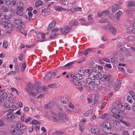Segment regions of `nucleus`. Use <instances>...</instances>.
<instances>
[{"label":"nucleus","mask_w":135,"mask_h":135,"mask_svg":"<svg viewBox=\"0 0 135 135\" xmlns=\"http://www.w3.org/2000/svg\"><path fill=\"white\" fill-rule=\"evenodd\" d=\"M103 127L102 128L103 131L108 134H110L112 132V125L110 123L108 122H104L103 123Z\"/></svg>","instance_id":"f257e3e1"},{"label":"nucleus","mask_w":135,"mask_h":135,"mask_svg":"<svg viewBox=\"0 0 135 135\" xmlns=\"http://www.w3.org/2000/svg\"><path fill=\"white\" fill-rule=\"evenodd\" d=\"M17 14L20 16L23 15L24 13L23 4V3L18 2L17 3Z\"/></svg>","instance_id":"f03ea898"},{"label":"nucleus","mask_w":135,"mask_h":135,"mask_svg":"<svg viewBox=\"0 0 135 135\" xmlns=\"http://www.w3.org/2000/svg\"><path fill=\"white\" fill-rule=\"evenodd\" d=\"M88 78L86 79V81H89V82H92L96 79L95 75L94 74V73H90L88 75Z\"/></svg>","instance_id":"7ed1b4c3"},{"label":"nucleus","mask_w":135,"mask_h":135,"mask_svg":"<svg viewBox=\"0 0 135 135\" xmlns=\"http://www.w3.org/2000/svg\"><path fill=\"white\" fill-rule=\"evenodd\" d=\"M58 116L60 118L61 117L63 122H66L68 121V119L66 117V115L64 113L61 112H59Z\"/></svg>","instance_id":"20e7f679"},{"label":"nucleus","mask_w":135,"mask_h":135,"mask_svg":"<svg viewBox=\"0 0 135 135\" xmlns=\"http://www.w3.org/2000/svg\"><path fill=\"white\" fill-rule=\"evenodd\" d=\"M103 69V67L102 66L98 65L93 68L92 71L96 73H99L101 72Z\"/></svg>","instance_id":"39448f33"},{"label":"nucleus","mask_w":135,"mask_h":135,"mask_svg":"<svg viewBox=\"0 0 135 135\" xmlns=\"http://www.w3.org/2000/svg\"><path fill=\"white\" fill-rule=\"evenodd\" d=\"M14 126L12 127L15 128L16 129L17 131H18V130H24L26 129V127L25 126L20 124H17L15 127H13Z\"/></svg>","instance_id":"423d86ee"},{"label":"nucleus","mask_w":135,"mask_h":135,"mask_svg":"<svg viewBox=\"0 0 135 135\" xmlns=\"http://www.w3.org/2000/svg\"><path fill=\"white\" fill-rule=\"evenodd\" d=\"M89 81H86V85L87 87L91 90H94V85L92 82H89Z\"/></svg>","instance_id":"0eeeda50"},{"label":"nucleus","mask_w":135,"mask_h":135,"mask_svg":"<svg viewBox=\"0 0 135 135\" xmlns=\"http://www.w3.org/2000/svg\"><path fill=\"white\" fill-rule=\"evenodd\" d=\"M93 110L92 109L88 110L84 114V116L86 117H90L92 115Z\"/></svg>","instance_id":"6e6552de"},{"label":"nucleus","mask_w":135,"mask_h":135,"mask_svg":"<svg viewBox=\"0 0 135 135\" xmlns=\"http://www.w3.org/2000/svg\"><path fill=\"white\" fill-rule=\"evenodd\" d=\"M56 21H52L51 23L47 27V29L48 30H50L51 28H52L54 27L56 25Z\"/></svg>","instance_id":"1a4fd4ad"},{"label":"nucleus","mask_w":135,"mask_h":135,"mask_svg":"<svg viewBox=\"0 0 135 135\" xmlns=\"http://www.w3.org/2000/svg\"><path fill=\"white\" fill-rule=\"evenodd\" d=\"M4 27H5L6 29L10 28V29H12L15 27V26L11 23H9L7 24V25H5Z\"/></svg>","instance_id":"9d476101"},{"label":"nucleus","mask_w":135,"mask_h":135,"mask_svg":"<svg viewBox=\"0 0 135 135\" xmlns=\"http://www.w3.org/2000/svg\"><path fill=\"white\" fill-rule=\"evenodd\" d=\"M14 23L16 25H18L20 27L22 26L23 24L21 20H15Z\"/></svg>","instance_id":"9b49d317"},{"label":"nucleus","mask_w":135,"mask_h":135,"mask_svg":"<svg viewBox=\"0 0 135 135\" xmlns=\"http://www.w3.org/2000/svg\"><path fill=\"white\" fill-rule=\"evenodd\" d=\"M116 107L121 111H124L125 109L124 107L121 104H117Z\"/></svg>","instance_id":"f8f14e48"},{"label":"nucleus","mask_w":135,"mask_h":135,"mask_svg":"<svg viewBox=\"0 0 135 135\" xmlns=\"http://www.w3.org/2000/svg\"><path fill=\"white\" fill-rule=\"evenodd\" d=\"M69 99L67 97L64 96L62 98H61V102L63 104H66L68 103Z\"/></svg>","instance_id":"ddd939ff"},{"label":"nucleus","mask_w":135,"mask_h":135,"mask_svg":"<svg viewBox=\"0 0 135 135\" xmlns=\"http://www.w3.org/2000/svg\"><path fill=\"white\" fill-rule=\"evenodd\" d=\"M7 118L8 119L12 120L15 118V115L12 114L11 113H9L7 114Z\"/></svg>","instance_id":"4468645a"},{"label":"nucleus","mask_w":135,"mask_h":135,"mask_svg":"<svg viewBox=\"0 0 135 135\" xmlns=\"http://www.w3.org/2000/svg\"><path fill=\"white\" fill-rule=\"evenodd\" d=\"M91 132L94 133V135H95L98 133L100 131H99L97 128H93L91 129Z\"/></svg>","instance_id":"2eb2a0df"},{"label":"nucleus","mask_w":135,"mask_h":135,"mask_svg":"<svg viewBox=\"0 0 135 135\" xmlns=\"http://www.w3.org/2000/svg\"><path fill=\"white\" fill-rule=\"evenodd\" d=\"M84 126V124L83 123V122L82 121L80 122L79 124V126L80 128V131L81 132H82L83 131Z\"/></svg>","instance_id":"dca6fc26"},{"label":"nucleus","mask_w":135,"mask_h":135,"mask_svg":"<svg viewBox=\"0 0 135 135\" xmlns=\"http://www.w3.org/2000/svg\"><path fill=\"white\" fill-rule=\"evenodd\" d=\"M51 74L50 73H48L46 75L44 78V79L47 80L51 79Z\"/></svg>","instance_id":"f3484780"},{"label":"nucleus","mask_w":135,"mask_h":135,"mask_svg":"<svg viewBox=\"0 0 135 135\" xmlns=\"http://www.w3.org/2000/svg\"><path fill=\"white\" fill-rule=\"evenodd\" d=\"M122 13L121 11H119L116 13V18H117V20L118 21L119 20V17Z\"/></svg>","instance_id":"a211bd4d"},{"label":"nucleus","mask_w":135,"mask_h":135,"mask_svg":"<svg viewBox=\"0 0 135 135\" xmlns=\"http://www.w3.org/2000/svg\"><path fill=\"white\" fill-rule=\"evenodd\" d=\"M20 66L21 68V70L22 72H23L26 67V64L25 63H23V64H20Z\"/></svg>","instance_id":"6ab92c4d"},{"label":"nucleus","mask_w":135,"mask_h":135,"mask_svg":"<svg viewBox=\"0 0 135 135\" xmlns=\"http://www.w3.org/2000/svg\"><path fill=\"white\" fill-rule=\"evenodd\" d=\"M74 63V61L68 63L64 66L65 67H68V69L72 68L73 67V66L71 65Z\"/></svg>","instance_id":"aec40b11"},{"label":"nucleus","mask_w":135,"mask_h":135,"mask_svg":"<svg viewBox=\"0 0 135 135\" xmlns=\"http://www.w3.org/2000/svg\"><path fill=\"white\" fill-rule=\"evenodd\" d=\"M111 112L113 114H119V110L115 107L112 109Z\"/></svg>","instance_id":"412c9836"},{"label":"nucleus","mask_w":135,"mask_h":135,"mask_svg":"<svg viewBox=\"0 0 135 135\" xmlns=\"http://www.w3.org/2000/svg\"><path fill=\"white\" fill-rule=\"evenodd\" d=\"M1 9L2 11L5 12H7L9 11L8 8L4 5L2 6L1 7Z\"/></svg>","instance_id":"4be33fe9"},{"label":"nucleus","mask_w":135,"mask_h":135,"mask_svg":"<svg viewBox=\"0 0 135 135\" xmlns=\"http://www.w3.org/2000/svg\"><path fill=\"white\" fill-rule=\"evenodd\" d=\"M110 31L112 32V33L114 34L116 32V29L114 28L113 27L110 26L109 28Z\"/></svg>","instance_id":"5701e85b"},{"label":"nucleus","mask_w":135,"mask_h":135,"mask_svg":"<svg viewBox=\"0 0 135 135\" xmlns=\"http://www.w3.org/2000/svg\"><path fill=\"white\" fill-rule=\"evenodd\" d=\"M43 4V2L40 1H38L35 2V6L36 7H38L42 5Z\"/></svg>","instance_id":"b1692460"},{"label":"nucleus","mask_w":135,"mask_h":135,"mask_svg":"<svg viewBox=\"0 0 135 135\" xmlns=\"http://www.w3.org/2000/svg\"><path fill=\"white\" fill-rule=\"evenodd\" d=\"M10 104H11L8 101H6L4 103V105L7 108H9L10 107Z\"/></svg>","instance_id":"393cba45"},{"label":"nucleus","mask_w":135,"mask_h":135,"mask_svg":"<svg viewBox=\"0 0 135 135\" xmlns=\"http://www.w3.org/2000/svg\"><path fill=\"white\" fill-rule=\"evenodd\" d=\"M55 9L57 11H62L66 10V9L61 7L56 6L55 7Z\"/></svg>","instance_id":"a878e982"},{"label":"nucleus","mask_w":135,"mask_h":135,"mask_svg":"<svg viewBox=\"0 0 135 135\" xmlns=\"http://www.w3.org/2000/svg\"><path fill=\"white\" fill-rule=\"evenodd\" d=\"M94 84L98 85L100 84V81L99 79H95L92 81Z\"/></svg>","instance_id":"bb28decb"},{"label":"nucleus","mask_w":135,"mask_h":135,"mask_svg":"<svg viewBox=\"0 0 135 135\" xmlns=\"http://www.w3.org/2000/svg\"><path fill=\"white\" fill-rule=\"evenodd\" d=\"M56 33L52 32L50 35V38L51 39H55L56 38Z\"/></svg>","instance_id":"cd10ccee"},{"label":"nucleus","mask_w":135,"mask_h":135,"mask_svg":"<svg viewBox=\"0 0 135 135\" xmlns=\"http://www.w3.org/2000/svg\"><path fill=\"white\" fill-rule=\"evenodd\" d=\"M49 108L50 109H51L53 108L55 105V104L54 102L51 101V102L48 103Z\"/></svg>","instance_id":"c85d7f7f"},{"label":"nucleus","mask_w":135,"mask_h":135,"mask_svg":"<svg viewBox=\"0 0 135 135\" xmlns=\"http://www.w3.org/2000/svg\"><path fill=\"white\" fill-rule=\"evenodd\" d=\"M103 78L105 80L109 81L110 80V77L105 74H103Z\"/></svg>","instance_id":"c756f323"},{"label":"nucleus","mask_w":135,"mask_h":135,"mask_svg":"<svg viewBox=\"0 0 135 135\" xmlns=\"http://www.w3.org/2000/svg\"><path fill=\"white\" fill-rule=\"evenodd\" d=\"M81 8L79 7L77 8H74L71 9V11L73 13L75 12V11H80L81 10Z\"/></svg>","instance_id":"7c9ffc66"},{"label":"nucleus","mask_w":135,"mask_h":135,"mask_svg":"<svg viewBox=\"0 0 135 135\" xmlns=\"http://www.w3.org/2000/svg\"><path fill=\"white\" fill-rule=\"evenodd\" d=\"M11 104L15 102V100L13 98L10 97L9 98V100H8Z\"/></svg>","instance_id":"2f4dec72"},{"label":"nucleus","mask_w":135,"mask_h":135,"mask_svg":"<svg viewBox=\"0 0 135 135\" xmlns=\"http://www.w3.org/2000/svg\"><path fill=\"white\" fill-rule=\"evenodd\" d=\"M118 7H117L116 6H112V12H115L118 9Z\"/></svg>","instance_id":"473e14b6"},{"label":"nucleus","mask_w":135,"mask_h":135,"mask_svg":"<svg viewBox=\"0 0 135 135\" xmlns=\"http://www.w3.org/2000/svg\"><path fill=\"white\" fill-rule=\"evenodd\" d=\"M74 81L75 83V84L78 86H79L81 85V82L79 80L75 79L74 80Z\"/></svg>","instance_id":"72a5a7b5"},{"label":"nucleus","mask_w":135,"mask_h":135,"mask_svg":"<svg viewBox=\"0 0 135 135\" xmlns=\"http://www.w3.org/2000/svg\"><path fill=\"white\" fill-rule=\"evenodd\" d=\"M27 88L29 89V90H32L33 89V86L32 84L30 83H28L27 86Z\"/></svg>","instance_id":"f704fd0d"},{"label":"nucleus","mask_w":135,"mask_h":135,"mask_svg":"<svg viewBox=\"0 0 135 135\" xmlns=\"http://www.w3.org/2000/svg\"><path fill=\"white\" fill-rule=\"evenodd\" d=\"M8 46L7 42L6 41H4L3 42V46L6 49L7 48Z\"/></svg>","instance_id":"c9c22d12"},{"label":"nucleus","mask_w":135,"mask_h":135,"mask_svg":"<svg viewBox=\"0 0 135 135\" xmlns=\"http://www.w3.org/2000/svg\"><path fill=\"white\" fill-rule=\"evenodd\" d=\"M7 94L6 93H4L0 97L3 98L4 99H5L7 98Z\"/></svg>","instance_id":"e433bc0d"},{"label":"nucleus","mask_w":135,"mask_h":135,"mask_svg":"<svg viewBox=\"0 0 135 135\" xmlns=\"http://www.w3.org/2000/svg\"><path fill=\"white\" fill-rule=\"evenodd\" d=\"M82 75H80L79 74H76L75 76V77L79 80H80L82 78Z\"/></svg>","instance_id":"4c0bfd02"},{"label":"nucleus","mask_w":135,"mask_h":135,"mask_svg":"<svg viewBox=\"0 0 135 135\" xmlns=\"http://www.w3.org/2000/svg\"><path fill=\"white\" fill-rule=\"evenodd\" d=\"M129 7H131L135 6V4L132 2H130L128 3L127 4Z\"/></svg>","instance_id":"58836bf2"},{"label":"nucleus","mask_w":135,"mask_h":135,"mask_svg":"<svg viewBox=\"0 0 135 135\" xmlns=\"http://www.w3.org/2000/svg\"><path fill=\"white\" fill-rule=\"evenodd\" d=\"M129 93L131 95L132 97V98L135 100V95L133 92L132 91H130Z\"/></svg>","instance_id":"ea45409f"},{"label":"nucleus","mask_w":135,"mask_h":135,"mask_svg":"<svg viewBox=\"0 0 135 135\" xmlns=\"http://www.w3.org/2000/svg\"><path fill=\"white\" fill-rule=\"evenodd\" d=\"M32 123L33 124L35 125L36 124H40V123L38 120H33L32 121Z\"/></svg>","instance_id":"a19ab883"},{"label":"nucleus","mask_w":135,"mask_h":135,"mask_svg":"<svg viewBox=\"0 0 135 135\" xmlns=\"http://www.w3.org/2000/svg\"><path fill=\"white\" fill-rule=\"evenodd\" d=\"M39 34H41L42 35L41 36V37L43 39V40L42 41H41V42H43L44 41H45V37L46 36V35L45 33H41V32H40L39 33Z\"/></svg>","instance_id":"79ce46f5"},{"label":"nucleus","mask_w":135,"mask_h":135,"mask_svg":"<svg viewBox=\"0 0 135 135\" xmlns=\"http://www.w3.org/2000/svg\"><path fill=\"white\" fill-rule=\"evenodd\" d=\"M88 19L90 23H92L93 22V20L91 16L89 15L88 16Z\"/></svg>","instance_id":"37998d69"},{"label":"nucleus","mask_w":135,"mask_h":135,"mask_svg":"<svg viewBox=\"0 0 135 135\" xmlns=\"http://www.w3.org/2000/svg\"><path fill=\"white\" fill-rule=\"evenodd\" d=\"M3 19V20H2V21L3 23H5L8 24L9 22V21L8 20V19Z\"/></svg>","instance_id":"c03bdc74"},{"label":"nucleus","mask_w":135,"mask_h":135,"mask_svg":"<svg viewBox=\"0 0 135 135\" xmlns=\"http://www.w3.org/2000/svg\"><path fill=\"white\" fill-rule=\"evenodd\" d=\"M95 76L96 78L97 77V79H101L102 77V75L100 73H98L95 75Z\"/></svg>","instance_id":"a18cd8bd"},{"label":"nucleus","mask_w":135,"mask_h":135,"mask_svg":"<svg viewBox=\"0 0 135 135\" xmlns=\"http://www.w3.org/2000/svg\"><path fill=\"white\" fill-rule=\"evenodd\" d=\"M107 114L105 113L102 114L101 117V118L102 119H106L107 117Z\"/></svg>","instance_id":"49530a36"},{"label":"nucleus","mask_w":135,"mask_h":135,"mask_svg":"<svg viewBox=\"0 0 135 135\" xmlns=\"http://www.w3.org/2000/svg\"><path fill=\"white\" fill-rule=\"evenodd\" d=\"M108 21L106 19H102L99 20V22L100 23H105Z\"/></svg>","instance_id":"de8ad7c7"},{"label":"nucleus","mask_w":135,"mask_h":135,"mask_svg":"<svg viewBox=\"0 0 135 135\" xmlns=\"http://www.w3.org/2000/svg\"><path fill=\"white\" fill-rule=\"evenodd\" d=\"M127 100L129 103H131L132 102V99L131 97L130 96H128L127 98Z\"/></svg>","instance_id":"09e8293b"},{"label":"nucleus","mask_w":135,"mask_h":135,"mask_svg":"<svg viewBox=\"0 0 135 135\" xmlns=\"http://www.w3.org/2000/svg\"><path fill=\"white\" fill-rule=\"evenodd\" d=\"M110 60L112 62L115 63L117 61L116 58L115 57H112L110 59Z\"/></svg>","instance_id":"8fccbe9b"},{"label":"nucleus","mask_w":135,"mask_h":135,"mask_svg":"<svg viewBox=\"0 0 135 135\" xmlns=\"http://www.w3.org/2000/svg\"><path fill=\"white\" fill-rule=\"evenodd\" d=\"M60 1L64 4L67 5L68 4V1L66 0H60Z\"/></svg>","instance_id":"3c124183"},{"label":"nucleus","mask_w":135,"mask_h":135,"mask_svg":"<svg viewBox=\"0 0 135 135\" xmlns=\"http://www.w3.org/2000/svg\"><path fill=\"white\" fill-rule=\"evenodd\" d=\"M99 99V98L98 96H95L94 99V105H95L96 103V102L98 101V100Z\"/></svg>","instance_id":"603ef678"},{"label":"nucleus","mask_w":135,"mask_h":135,"mask_svg":"<svg viewBox=\"0 0 135 135\" xmlns=\"http://www.w3.org/2000/svg\"><path fill=\"white\" fill-rule=\"evenodd\" d=\"M121 82L120 80H118L116 83V85L118 86H121Z\"/></svg>","instance_id":"864d4df0"},{"label":"nucleus","mask_w":135,"mask_h":135,"mask_svg":"<svg viewBox=\"0 0 135 135\" xmlns=\"http://www.w3.org/2000/svg\"><path fill=\"white\" fill-rule=\"evenodd\" d=\"M84 71L82 70H79L78 71V74L82 75H84Z\"/></svg>","instance_id":"5fc2aeb1"},{"label":"nucleus","mask_w":135,"mask_h":135,"mask_svg":"<svg viewBox=\"0 0 135 135\" xmlns=\"http://www.w3.org/2000/svg\"><path fill=\"white\" fill-rule=\"evenodd\" d=\"M17 132H16L15 134L14 135H22V131H17Z\"/></svg>","instance_id":"6e6d98bb"},{"label":"nucleus","mask_w":135,"mask_h":135,"mask_svg":"<svg viewBox=\"0 0 135 135\" xmlns=\"http://www.w3.org/2000/svg\"><path fill=\"white\" fill-rule=\"evenodd\" d=\"M15 70L17 71V72H19V69L17 64L15 65Z\"/></svg>","instance_id":"4d7b16f0"},{"label":"nucleus","mask_w":135,"mask_h":135,"mask_svg":"<svg viewBox=\"0 0 135 135\" xmlns=\"http://www.w3.org/2000/svg\"><path fill=\"white\" fill-rule=\"evenodd\" d=\"M85 71L86 73H88L89 74L93 73L92 72V70L86 69L85 70Z\"/></svg>","instance_id":"13d9d810"},{"label":"nucleus","mask_w":135,"mask_h":135,"mask_svg":"<svg viewBox=\"0 0 135 135\" xmlns=\"http://www.w3.org/2000/svg\"><path fill=\"white\" fill-rule=\"evenodd\" d=\"M48 87L51 88H55L54 84H50L48 85Z\"/></svg>","instance_id":"bf43d9fd"},{"label":"nucleus","mask_w":135,"mask_h":135,"mask_svg":"<svg viewBox=\"0 0 135 135\" xmlns=\"http://www.w3.org/2000/svg\"><path fill=\"white\" fill-rule=\"evenodd\" d=\"M22 116L21 117V119L22 121H24L25 119L26 118V115L23 113L22 114Z\"/></svg>","instance_id":"052dcab7"},{"label":"nucleus","mask_w":135,"mask_h":135,"mask_svg":"<svg viewBox=\"0 0 135 135\" xmlns=\"http://www.w3.org/2000/svg\"><path fill=\"white\" fill-rule=\"evenodd\" d=\"M4 3L8 5L10 4L11 2L9 0H5L4 1Z\"/></svg>","instance_id":"680f3d73"},{"label":"nucleus","mask_w":135,"mask_h":135,"mask_svg":"<svg viewBox=\"0 0 135 135\" xmlns=\"http://www.w3.org/2000/svg\"><path fill=\"white\" fill-rule=\"evenodd\" d=\"M109 12V11L108 10H106L102 12V13L103 14H104V15H106Z\"/></svg>","instance_id":"e2e57ef3"},{"label":"nucleus","mask_w":135,"mask_h":135,"mask_svg":"<svg viewBox=\"0 0 135 135\" xmlns=\"http://www.w3.org/2000/svg\"><path fill=\"white\" fill-rule=\"evenodd\" d=\"M5 125L4 123L2 120H0V126H2Z\"/></svg>","instance_id":"0e129e2a"},{"label":"nucleus","mask_w":135,"mask_h":135,"mask_svg":"<svg viewBox=\"0 0 135 135\" xmlns=\"http://www.w3.org/2000/svg\"><path fill=\"white\" fill-rule=\"evenodd\" d=\"M55 133H56V134H64V133L63 132L56 131L55 132Z\"/></svg>","instance_id":"69168bd1"},{"label":"nucleus","mask_w":135,"mask_h":135,"mask_svg":"<svg viewBox=\"0 0 135 135\" xmlns=\"http://www.w3.org/2000/svg\"><path fill=\"white\" fill-rule=\"evenodd\" d=\"M34 127L32 126L30 127L28 129V131L29 132H32Z\"/></svg>","instance_id":"338daca9"},{"label":"nucleus","mask_w":135,"mask_h":135,"mask_svg":"<svg viewBox=\"0 0 135 135\" xmlns=\"http://www.w3.org/2000/svg\"><path fill=\"white\" fill-rule=\"evenodd\" d=\"M122 135H129V134L127 131H123Z\"/></svg>","instance_id":"774afa93"}]
</instances>
